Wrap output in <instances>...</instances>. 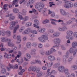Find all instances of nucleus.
Wrapping results in <instances>:
<instances>
[{"instance_id": "nucleus-38", "label": "nucleus", "mask_w": 77, "mask_h": 77, "mask_svg": "<svg viewBox=\"0 0 77 77\" xmlns=\"http://www.w3.org/2000/svg\"><path fill=\"white\" fill-rule=\"evenodd\" d=\"M35 63H38L40 65H42V63H41V62L40 60H35Z\"/></svg>"}, {"instance_id": "nucleus-51", "label": "nucleus", "mask_w": 77, "mask_h": 77, "mask_svg": "<svg viewBox=\"0 0 77 77\" xmlns=\"http://www.w3.org/2000/svg\"><path fill=\"white\" fill-rule=\"evenodd\" d=\"M73 35L74 37L76 38H77V32H75Z\"/></svg>"}, {"instance_id": "nucleus-44", "label": "nucleus", "mask_w": 77, "mask_h": 77, "mask_svg": "<svg viewBox=\"0 0 77 77\" xmlns=\"http://www.w3.org/2000/svg\"><path fill=\"white\" fill-rule=\"evenodd\" d=\"M48 32L51 33H54V30L52 29H49L48 30Z\"/></svg>"}, {"instance_id": "nucleus-5", "label": "nucleus", "mask_w": 77, "mask_h": 77, "mask_svg": "<svg viewBox=\"0 0 77 77\" xmlns=\"http://www.w3.org/2000/svg\"><path fill=\"white\" fill-rule=\"evenodd\" d=\"M16 24H18L17 22L12 21L10 22V29L11 30H12V29H13V28L15 26Z\"/></svg>"}, {"instance_id": "nucleus-15", "label": "nucleus", "mask_w": 77, "mask_h": 77, "mask_svg": "<svg viewBox=\"0 0 77 77\" xmlns=\"http://www.w3.org/2000/svg\"><path fill=\"white\" fill-rule=\"evenodd\" d=\"M21 36L20 35H17V42H16V43L17 44H20V42H21Z\"/></svg>"}, {"instance_id": "nucleus-19", "label": "nucleus", "mask_w": 77, "mask_h": 77, "mask_svg": "<svg viewBox=\"0 0 77 77\" xmlns=\"http://www.w3.org/2000/svg\"><path fill=\"white\" fill-rule=\"evenodd\" d=\"M53 65V62L52 61H50L48 64L47 65V67L48 68H50V67H51Z\"/></svg>"}, {"instance_id": "nucleus-43", "label": "nucleus", "mask_w": 77, "mask_h": 77, "mask_svg": "<svg viewBox=\"0 0 77 77\" xmlns=\"http://www.w3.org/2000/svg\"><path fill=\"white\" fill-rule=\"evenodd\" d=\"M26 56L28 59H30L31 58V56L29 54H26Z\"/></svg>"}, {"instance_id": "nucleus-62", "label": "nucleus", "mask_w": 77, "mask_h": 77, "mask_svg": "<svg viewBox=\"0 0 77 77\" xmlns=\"http://www.w3.org/2000/svg\"><path fill=\"white\" fill-rule=\"evenodd\" d=\"M46 75L47 76H50V75H51V72H47Z\"/></svg>"}, {"instance_id": "nucleus-21", "label": "nucleus", "mask_w": 77, "mask_h": 77, "mask_svg": "<svg viewBox=\"0 0 77 77\" xmlns=\"http://www.w3.org/2000/svg\"><path fill=\"white\" fill-rule=\"evenodd\" d=\"M31 45H32L31 44V43L30 42H28L26 44V47L28 48H30L31 47Z\"/></svg>"}, {"instance_id": "nucleus-53", "label": "nucleus", "mask_w": 77, "mask_h": 77, "mask_svg": "<svg viewBox=\"0 0 77 77\" xmlns=\"http://www.w3.org/2000/svg\"><path fill=\"white\" fill-rule=\"evenodd\" d=\"M62 27V29H63V32L64 31H65V30H67V28L65 26H64Z\"/></svg>"}, {"instance_id": "nucleus-8", "label": "nucleus", "mask_w": 77, "mask_h": 77, "mask_svg": "<svg viewBox=\"0 0 77 77\" xmlns=\"http://www.w3.org/2000/svg\"><path fill=\"white\" fill-rule=\"evenodd\" d=\"M58 69L60 72H63L65 70V67L63 66H60L58 68Z\"/></svg>"}, {"instance_id": "nucleus-22", "label": "nucleus", "mask_w": 77, "mask_h": 77, "mask_svg": "<svg viewBox=\"0 0 77 77\" xmlns=\"http://www.w3.org/2000/svg\"><path fill=\"white\" fill-rule=\"evenodd\" d=\"M66 39H70V40H72L73 39V37H72V35L71 36H68V35H66Z\"/></svg>"}, {"instance_id": "nucleus-3", "label": "nucleus", "mask_w": 77, "mask_h": 77, "mask_svg": "<svg viewBox=\"0 0 77 77\" xmlns=\"http://www.w3.org/2000/svg\"><path fill=\"white\" fill-rule=\"evenodd\" d=\"M33 27H36V28L38 29L37 30V32H39V33H44V32H45V29L39 28V26L37 27V26L36 24H34L33 25Z\"/></svg>"}, {"instance_id": "nucleus-54", "label": "nucleus", "mask_w": 77, "mask_h": 77, "mask_svg": "<svg viewBox=\"0 0 77 77\" xmlns=\"http://www.w3.org/2000/svg\"><path fill=\"white\" fill-rule=\"evenodd\" d=\"M50 21H55V22H57V20H56L55 19L52 18L50 19Z\"/></svg>"}, {"instance_id": "nucleus-34", "label": "nucleus", "mask_w": 77, "mask_h": 77, "mask_svg": "<svg viewBox=\"0 0 77 77\" xmlns=\"http://www.w3.org/2000/svg\"><path fill=\"white\" fill-rule=\"evenodd\" d=\"M1 72L2 74H5L6 72V69L3 68L1 70Z\"/></svg>"}, {"instance_id": "nucleus-2", "label": "nucleus", "mask_w": 77, "mask_h": 77, "mask_svg": "<svg viewBox=\"0 0 77 77\" xmlns=\"http://www.w3.org/2000/svg\"><path fill=\"white\" fill-rule=\"evenodd\" d=\"M38 39L41 42H45L46 40L48 39V38L45 35H42L41 37H38Z\"/></svg>"}, {"instance_id": "nucleus-20", "label": "nucleus", "mask_w": 77, "mask_h": 77, "mask_svg": "<svg viewBox=\"0 0 77 77\" xmlns=\"http://www.w3.org/2000/svg\"><path fill=\"white\" fill-rule=\"evenodd\" d=\"M51 52V51H47L45 52V54L46 55V56H49L51 54H52Z\"/></svg>"}, {"instance_id": "nucleus-48", "label": "nucleus", "mask_w": 77, "mask_h": 77, "mask_svg": "<svg viewBox=\"0 0 77 77\" xmlns=\"http://www.w3.org/2000/svg\"><path fill=\"white\" fill-rule=\"evenodd\" d=\"M50 4L49 6L50 7H52V5H54L55 4H53V2H50L49 3Z\"/></svg>"}, {"instance_id": "nucleus-18", "label": "nucleus", "mask_w": 77, "mask_h": 77, "mask_svg": "<svg viewBox=\"0 0 77 77\" xmlns=\"http://www.w3.org/2000/svg\"><path fill=\"white\" fill-rule=\"evenodd\" d=\"M32 22L29 21L26 23L25 26L26 27H30V26H32Z\"/></svg>"}, {"instance_id": "nucleus-57", "label": "nucleus", "mask_w": 77, "mask_h": 77, "mask_svg": "<svg viewBox=\"0 0 77 77\" xmlns=\"http://www.w3.org/2000/svg\"><path fill=\"white\" fill-rule=\"evenodd\" d=\"M51 15L52 17H55V14L54 12H52Z\"/></svg>"}, {"instance_id": "nucleus-39", "label": "nucleus", "mask_w": 77, "mask_h": 77, "mask_svg": "<svg viewBox=\"0 0 77 77\" xmlns=\"http://www.w3.org/2000/svg\"><path fill=\"white\" fill-rule=\"evenodd\" d=\"M21 14V13H18V16L20 19V20H22V19H23V18L22 17V16L20 15Z\"/></svg>"}, {"instance_id": "nucleus-1", "label": "nucleus", "mask_w": 77, "mask_h": 77, "mask_svg": "<svg viewBox=\"0 0 77 77\" xmlns=\"http://www.w3.org/2000/svg\"><path fill=\"white\" fill-rule=\"evenodd\" d=\"M64 7L67 9H69L70 8L73 7V4L71 1H67L66 2L65 4L64 5Z\"/></svg>"}, {"instance_id": "nucleus-47", "label": "nucleus", "mask_w": 77, "mask_h": 77, "mask_svg": "<svg viewBox=\"0 0 77 77\" xmlns=\"http://www.w3.org/2000/svg\"><path fill=\"white\" fill-rule=\"evenodd\" d=\"M6 32L7 33H8L9 36H11V32H10L9 31H7Z\"/></svg>"}, {"instance_id": "nucleus-36", "label": "nucleus", "mask_w": 77, "mask_h": 77, "mask_svg": "<svg viewBox=\"0 0 77 77\" xmlns=\"http://www.w3.org/2000/svg\"><path fill=\"white\" fill-rule=\"evenodd\" d=\"M72 22L71 20H69L66 21V24L67 25H69V24H72Z\"/></svg>"}, {"instance_id": "nucleus-59", "label": "nucleus", "mask_w": 77, "mask_h": 77, "mask_svg": "<svg viewBox=\"0 0 77 77\" xmlns=\"http://www.w3.org/2000/svg\"><path fill=\"white\" fill-rule=\"evenodd\" d=\"M31 55H32L33 56H35V55H36V53L35 52L32 51L31 53Z\"/></svg>"}, {"instance_id": "nucleus-13", "label": "nucleus", "mask_w": 77, "mask_h": 77, "mask_svg": "<svg viewBox=\"0 0 77 77\" xmlns=\"http://www.w3.org/2000/svg\"><path fill=\"white\" fill-rule=\"evenodd\" d=\"M19 28H20V25L19 24L17 25L13 30V33H15L16 32H17V30L19 29Z\"/></svg>"}, {"instance_id": "nucleus-58", "label": "nucleus", "mask_w": 77, "mask_h": 77, "mask_svg": "<svg viewBox=\"0 0 77 77\" xmlns=\"http://www.w3.org/2000/svg\"><path fill=\"white\" fill-rule=\"evenodd\" d=\"M61 49L62 50H66V48L63 45L61 46Z\"/></svg>"}, {"instance_id": "nucleus-42", "label": "nucleus", "mask_w": 77, "mask_h": 77, "mask_svg": "<svg viewBox=\"0 0 77 77\" xmlns=\"http://www.w3.org/2000/svg\"><path fill=\"white\" fill-rule=\"evenodd\" d=\"M72 68H73V70H76L77 69V66L76 65H74L72 66Z\"/></svg>"}, {"instance_id": "nucleus-40", "label": "nucleus", "mask_w": 77, "mask_h": 77, "mask_svg": "<svg viewBox=\"0 0 77 77\" xmlns=\"http://www.w3.org/2000/svg\"><path fill=\"white\" fill-rule=\"evenodd\" d=\"M24 29H25L24 26H22L19 30L20 32H22L24 30Z\"/></svg>"}, {"instance_id": "nucleus-24", "label": "nucleus", "mask_w": 77, "mask_h": 77, "mask_svg": "<svg viewBox=\"0 0 77 77\" xmlns=\"http://www.w3.org/2000/svg\"><path fill=\"white\" fill-rule=\"evenodd\" d=\"M49 22L50 20H49L47 19L43 20L42 22V23L43 24H47V23H48Z\"/></svg>"}, {"instance_id": "nucleus-14", "label": "nucleus", "mask_w": 77, "mask_h": 77, "mask_svg": "<svg viewBox=\"0 0 77 77\" xmlns=\"http://www.w3.org/2000/svg\"><path fill=\"white\" fill-rule=\"evenodd\" d=\"M66 33L68 36H71L72 35L73 32L71 30H68L66 32Z\"/></svg>"}, {"instance_id": "nucleus-46", "label": "nucleus", "mask_w": 77, "mask_h": 77, "mask_svg": "<svg viewBox=\"0 0 77 77\" xmlns=\"http://www.w3.org/2000/svg\"><path fill=\"white\" fill-rule=\"evenodd\" d=\"M9 19L10 21H12V20H14L15 19V17L12 16L11 17H9Z\"/></svg>"}, {"instance_id": "nucleus-31", "label": "nucleus", "mask_w": 77, "mask_h": 77, "mask_svg": "<svg viewBox=\"0 0 77 77\" xmlns=\"http://www.w3.org/2000/svg\"><path fill=\"white\" fill-rule=\"evenodd\" d=\"M1 41L3 42H6L8 41V39H6V38L5 37H2L1 38Z\"/></svg>"}, {"instance_id": "nucleus-25", "label": "nucleus", "mask_w": 77, "mask_h": 77, "mask_svg": "<svg viewBox=\"0 0 77 77\" xmlns=\"http://www.w3.org/2000/svg\"><path fill=\"white\" fill-rule=\"evenodd\" d=\"M60 65V63H57L54 65V66L55 68H57V67H59V66Z\"/></svg>"}, {"instance_id": "nucleus-30", "label": "nucleus", "mask_w": 77, "mask_h": 77, "mask_svg": "<svg viewBox=\"0 0 77 77\" xmlns=\"http://www.w3.org/2000/svg\"><path fill=\"white\" fill-rule=\"evenodd\" d=\"M4 57L5 58H7V59H9V58H11V55L10 54H8L6 56V55H5Z\"/></svg>"}, {"instance_id": "nucleus-12", "label": "nucleus", "mask_w": 77, "mask_h": 77, "mask_svg": "<svg viewBox=\"0 0 77 77\" xmlns=\"http://www.w3.org/2000/svg\"><path fill=\"white\" fill-rule=\"evenodd\" d=\"M54 42L55 44H59L60 42V39L59 38H55L54 40Z\"/></svg>"}, {"instance_id": "nucleus-9", "label": "nucleus", "mask_w": 77, "mask_h": 77, "mask_svg": "<svg viewBox=\"0 0 77 77\" xmlns=\"http://www.w3.org/2000/svg\"><path fill=\"white\" fill-rule=\"evenodd\" d=\"M7 42H8V45L9 47H13V46H14V44L11 42V39H7Z\"/></svg>"}, {"instance_id": "nucleus-64", "label": "nucleus", "mask_w": 77, "mask_h": 77, "mask_svg": "<svg viewBox=\"0 0 77 77\" xmlns=\"http://www.w3.org/2000/svg\"><path fill=\"white\" fill-rule=\"evenodd\" d=\"M41 69L40 68H37L36 69V71L37 72H39L40 71Z\"/></svg>"}, {"instance_id": "nucleus-17", "label": "nucleus", "mask_w": 77, "mask_h": 77, "mask_svg": "<svg viewBox=\"0 0 77 77\" xmlns=\"http://www.w3.org/2000/svg\"><path fill=\"white\" fill-rule=\"evenodd\" d=\"M33 0H29L26 5L27 6V7H29V6H30V5H32V4H33Z\"/></svg>"}, {"instance_id": "nucleus-33", "label": "nucleus", "mask_w": 77, "mask_h": 77, "mask_svg": "<svg viewBox=\"0 0 77 77\" xmlns=\"http://www.w3.org/2000/svg\"><path fill=\"white\" fill-rule=\"evenodd\" d=\"M18 0H14L12 4V5H13V6H14V5H15L17 4V3H18Z\"/></svg>"}, {"instance_id": "nucleus-50", "label": "nucleus", "mask_w": 77, "mask_h": 77, "mask_svg": "<svg viewBox=\"0 0 77 77\" xmlns=\"http://www.w3.org/2000/svg\"><path fill=\"white\" fill-rule=\"evenodd\" d=\"M65 56V58L66 57L67 58V57H69V52L68 51L67 52L66 54V55Z\"/></svg>"}, {"instance_id": "nucleus-37", "label": "nucleus", "mask_w": 77, "mask_h": 77, "mask_svg": "<svg viewBox=\"0 0 77 77\" xmlns=\"http://www.w3.org/2000/svg\"><path fill=\"white\" fill-rule=\"evenodd\" d=\"M34 23L35 24H36V25H39V21L38 20H34Z\"/></svg>"}, {"instance_id": "nucleus-29", "label": "nucleus", "mask_w": 77, "mask_h": 77, "mask_svg": "<svg viewBox=\"0 0 77 77\" xmlns=\"http://www.w3.org/2000/svg\"><path fill=\"white\" fill-rule=\"evenodd\" d=\"M13 11L14 13L16 14V13H18L19 12V10L17 8H15L13 10Z\"/></svg>"}, {"instance_id": "nucleus-6", "label": "nucleus", "mask_w": 77, "mask_h": 77, "mask_svg": "<svg viewBox=\"0 0 77 77\" xmlns=\"http://www.w3.org/2000/svg\"><path fill=\"white\" fill-rule=\"evenodd\" d=\"M60 12L61 15H63V16H66V15L67 16H69V15H70V14L68 13H66V12L63 9H61L60 10Z\"/></svg>"}, {"instance_id": "nucleus-26", "label": "nucleus", "mask_w": 77, "mask_h": 77, "mask_svg": "<svg viewBox=\"0 0 77 77\" xmlns=\"http://www.w3.org/2000/svg\"><path fill=\"white\" fill-rule=\"evenodd\" d=\"M23 20L24 21H26L29 20V17L28 16H25L23 18Z\"/></svg>"}, {"instance_id": "nucleus-16", "label": "nucleus", "mask_w": 77, "mask_h": 77, "mask_svg": "<svg viewBox=\"0 0 77 77\" xmlns=\"http://www.w3.org/2000/svg\"><path fill=\"white\" fill-rule=\"evenodd\" d=\"M59 33L57 32H54L53 35L52 36V38H54V37H57L59 36Z\"/></svg>"}, {"instance_id": "nucleus-56", "label": "nucleus", "mask_w": 77, "mask_h": 77, "mask_svg": "<svg viewBox=\"0 0 77 77\" xmlns=\"http://www.w3.org/2000/svg\"><path fill=\"white\" fill-rule=\"evenodd\" d=\"M38 47L39 48H42V45L41 43L39 44L38 45Z\"/></svg>"}, {"instance_id": "nucleus-35", "label": "nucleus", "mask_w": 77, "mask_h": 77, "mask_svg": "<svg viewBox=\"0 0 77 77\" xmlns=\"http://www.w3.org/2000/svg\"><path fill=\"white\" fill-rule=\"evenodd\" d=\"M26 12H27L26 10L24 9L22 10V15H26Z\"/></svg>"}, {"instance_id": "nucleus-11", "label": "nucleus", "mask_w": 77, "mask_h": 77, "mask_svg": "<svg viewBox=\"0 0 77 77\" xmlns=\"http://www.w3.org/2000/svg\"><path fill=\"white\" fill-rule=\"evenodd\" d=\"M64 72L65 74L66 75L67 77H70V74L69 73V70L68 69H65V68H64Z\"/></svg>"}, {"instance_id": "nucleus-61", "label": "nucleus", "mask_w": 77, "mask_h": 77, "mask_svg": "<svg viewBox=\"0 0 77 77\" xmlns=\"http://www.w3.org/2000/svg\"><path fill=\"white\" fill-rule=\"evenodd\" d=\"M51 51V53H53V52H55V51H56V50L55 49H54L53 48H51V50H50Z\"/></svg>"}, {"instance_id": "nucleus-45", "label": "nucleus", "mask_w": 77, "mask_h": 77, "mask_svg": "<svg viewBox=\"0 0 77 77\" xmlns=\"http://www.w3.org/2000/svg\"><path fill=\"white\" fill-rule=\"evenodd\" d=\"M9 67L10 68V69H12L13 68H14V65L12 64H11L10 63H9L8 64Z\"/></svg>"}, {"instance_id": "nucleus-10", "label": "nucleus", "mask_w": 77, "mask_h": 77, "mask_svg": "<svg viewBox=\"0 0 77 77\" xmlns=\"http://www.w3.org/2000/svg\"><path fill=\"white\" fill-rule=\"evenodd\" d=\"M36 69V67L33 66H30L28 70L29 71H32L34 72H35Z\"/></svg>"}, {"instance_id": "nucleus-60", "label": "nucleus", "mask_w": 77, "mask_h": 77, "mask_svg": "<svg viewBox=\"0 0 77 77\" xmlns=\"http://www.w3.org/2000/svg\"><path fill=\"white\" fill-rule=\"evenodd\" d=\"M58 30H59V31H60L61 32H63L62 27H59L58 28Z\"/></svg>"}, {"instance_id": "nucleus-27", "label": "nucleus", "mask_w": 77, "mask_h": 77, "mask_svg": "<svg viewBox=\"0 0 77 77\" xmlns=\"http://www.w3.org/2000/svg\"><path fill=\"white\" fill-rule=\"evenodd\" d=\"M63 63L64 64L66 63V59L65 58V55L63 56Z\"/></svg>"}, {"instance_id": "nucleus-63", "label": "nucleus", "mask_w": 77, "mask_h": 77, "mask_svg": "<svg viewBox=\"0 0 77 77\" xmlns=\"http://www.w3.org/2000/svg\"><path fill=\"white\" fill-rule=\"evenodd\" d=\"M32 45L34 47H36V46H37V43L34 42L32 43Z\"/></svg>"}, {"instance_id": "nucleus-55", "label": "nucleus", "mask_w": 77, "mask_h": 77, "mask_svg": "<svg viewBox=\"0 0 77 77\" xmlns=\"http://www.w3.org/2000/svg\"><path fill=\"white\" fill-rule=\"evenodd\" d=\"M42 73H39L37 75V76L38 77H41V75H42Z\"/></svg>"}, {"instance_id": "nucleus-49", "label": "nucleus", "mask_w": 77, "mask_h": 77, "mask_svg": "<svg viewBox=\"0 0 77 77\" xmlns=\"http://www.w3.org/2000/svg\"><path fill=\"white\" fill-rule=\"evenodd\" d=\"M76 53H77V49H76L75 50L73 51V57H75V55L76 54Z\"/></svg>"}, {"instance_id": "nucleus-41", "label": "nucleus", "mask_w": 77, "mask_h": 77, "mask_svg": "<svg viewBox=\"0 0 77 77\" xmlns=\"http://www.w3.org/2000/svg\"><path fill=\"white\" fill-rule=\"evenodd\" d=\"M73 59V57L71 56L69 57L68 60L69 62H71L72 61V60Z\"/></svg>"}, {"instance_id": "nucleus-23", "label": "nucleus", "mask_w": 77, "mask_h": 77, "mask_svg": "<svg viewBox=\"0 0 77 77\" xmlns=\"http://www.w3.org/2000/svg\"><path fill=\"white\" fill-rule=\"evenodd\" d=\"M29 28H28L27 29L22 32V34L23 35H26L29 33Z\"/></svg>"}, {"instance_id": "nucleus-52", "label": "nucleus", "mask_w": 77, "mask_h": 77, "mask_svg": "<svg viewBox=\"0 0 77 77\" xmlns=\"http://www.w3.org/2000/svg\"><path fill=\"white\" fill-rule=\"evenodd\" d=\"M69 51L70 53H72L74 51V50L72 48H70Z\"/></svg>"}, {"instance_id": "nucleus-32", "label": "nucleus", "mask_w": 77, "mask_h": 77, "mask_svg": "<svg viewBox=\"0 0 77 77\" xmlns=\"http://www.w3.org/2000/svg\"><path fill=\"white\" fill-rule=\"evenodd\" d=\"M30 32H31L32 33H33V34H38V32H37V31H36V30H31L30 31Z\"/></svg>"}, {"instance_id": "nucleus-4", "label": "nucleus", "mask_w": 77, "mask_h": 77, "mask_svg": "<svg viewBox=\"0 0 77 77\" xmlns=\"http://www.w3.org/2000/svg\"><path fill=\"white\" fill-rule=\"evenodd\" d=\"M38 5L39 7H38L37 5H36L35 6V8L36 9H37L38 10L39 12H41V11L43 9V8L44 7V4H42L41 2H39L38 3Z\"/></svg>"}, {"instance_id": "nucleus-28", "label": "nucleus", "mask_w": 77, "mask_h": 77, "mask_svg": "<svg viewBox=\"0 0 77 77\" xmlns=\"http://www.w3.org/2000/svg\"><path fill=\"white\" fill-rule=\"evenodd\" d=\"M72 47L74 48L76 46H77V42H74L72 43Z\"/></svg>"}, {"instance_id": "nucleus-7", "label": "nucleus", "mask_w": 77, "mask_h": 77, "mask_svg": "<svg viewBox=\"0 0 77 77\" xmlns=\"http://www.w3.org/2000/svg\"><path fill=\"white\" fill-rule=\"evenodd\" d=\"M48 59L50 61H54V60H56V58L54 56L52 55L49 56L48 57Z\"/></svg>"}]
</instances>
